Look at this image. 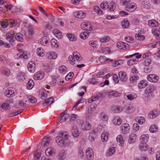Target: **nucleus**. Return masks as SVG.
I'll return each instance as SVG.
<instances>
[{
    "label": "nucleus",
    "instance_id": "nucleus-1",
    "mask_svg": "<svg viewBox=\"0 0 160 160\" xmlns=\"http://www.w3.org/2000/svg\"><path fill=\"white\" fill-rule=\"evenodd\" d=\"M79 123L81 128L84 130H89L91 128V124L88 122L80 120Z\"/></svg>",
    "mask_w": 160,
    "mask_h": 160
},
{
    "label": "nucleus",
    "instance_id": "nucleus-2",
    "mask_svg": "<svg viewBox=\"0 0 160 160\" xmlns=\"http://www.w3.org/2000/svg\"><path fill=\"white\" fill-rule=\"evenodd\" d=\"M86 154L88 160H92L93 159L94 153L93 150L91 148H88L87 149Z\"/></svg>",
    "mask_w": 160,
    "mask_h": 160
},
{
    "label": "nucleus",
    "instance_id": "nucleus-3",
    "mask_svg": "<svg viewBox=\"0 0 160 160\" xmlns=\"http://www.w3.org/2000/svg\"><path fill=\"white\" fill-rule=\"evenodd\" d=\"M5 94L8 97H13L15 95V92L13 88H8L5 92Z\"/></svg>",
    "mask_w": 160,
    "mask_h": 160
},
{
    "label": "nucleus",
    "instance_id": "nucleus-4",
    "mask_svg": "<svg viewBox=\"0 0 160 160\" xmlns=\"http://www.w3.org/2000/svg\"><path fill=\"white\" fill-rule=\"evenodd\" d=\"M68 133L66 131H63L61 132L57 137H59L66 141L69 138Z\"/></svg>",
    "mask_w": 160,
    "mask_h": 160
},
{
    "label": "nucleus",
    "instance_id": "nucleus-5",
    "mask_svg": "<svg viewBox=\"0 0 160 160\" xmlns=\"http://www.w3.org/2000/svg\"><path fill=\"white\" fill-rule=\"evenodd\" d=\"M148 80L150 82H156L158 79V77L156 75L154 74H150L147 77Z\"/></svg>",
    "mask_w": 160,
    "mask_h": 160
},
{
    "label": "nucleus",
    "instance_id": "nucleus-6",
    "mask_svg": "<svg viewBox=\"0 0 160 160\" xmlns=\"http://www.w3.org/2000/svg\"><path fill=\"white\" fill-rule=\"evenodd\" d=\"M118 76L121 81L125 82L128 79V78L125 72H120L118 73Z\"/></svg>",
    "mask_w": 160,
    "mask_h": 160
},
{
    "label": "nucleus",
    "instance_id": "nucleus-7",
    "mask_svg": "<svg viewBox=\"0 0 160 160\" xmlns=\"http://www.w3.org/2000/svg\"><path fill=\"white\" fill-rule=\"evenodd\" d=\"M159 114L158 110L154 109L153 111H150L148 114V116L151 119L155 118L158 116Z\"/></svg>",
    "mask_w": 160,
    "mask_h": 160
},
{
    "label": "nucleus",
    "instance_id": "nucleus-8",
    "mask_svg": "<svg viewBox=\"0 0 160 160\" xmlns=\"http://www.w3.org/2000/svg\"><path fill=\"white\" fill-rule=\"evenodd\" d=\"M74 15L77 18H84L86 17V13L82 11H76L73 13Z\"/></svg>",
    "mask_w": 160,
    "mask_h": 160
},
{
    "label": "nucleus",
    "instance_id": "nucleus-9",
    "mask_svg": "<svg viewBox=\"0 0 160 160\" xmlns=\"http://www.w3.org/2000/svg\"><path fill=\"white\" fill-rule=\"evenodd\" d=\"M56 141L58 146L62 148L65 146L66 141L61 138L60 137H56Z\"/></svg>",
    "mask_w": 160,
    "mask_h": 160
},
{
    "label": "nucleus",
    "instance_id": "nucleus-10",
    "mask_svg": "<svg viewBox=\"0 0 160 160\" xmlns=\"http://www.w3.org/2000/svg\"><path fill=\"white\" fill-rule=\"evenodd\" d=\"M125 9L127 11L130 12L134 11L137 8V6L135 3H131L130 4L125 7Z\"/></svg>",
    "mask_w": 160,
    "mask_h": 160
},
{
    "label": "nucleus",
    "instance_id": "nucleus-11",
    "mask_svg": "<svg viewBox=\"0 0 160 160\" xmlns=\"http://www.w3.org/2000/svg\"><path fill=\"white\" fill-rule=\"evenodd\" d=\"M35 64L33 61L29 62L28 65V70L31 72H33L35 71Z\"/></svg>",
    "mask_w": 160,
    "mask_h": 160
},
{
    "label": "nucleus",
    "instance_id": "nucleus-12",
    "mask_svg": "<svg viewBox=\"0 0 160 160\" xmlns=\"http://www.w3.org/2000/svg\"><path fill=\"white\" fill-rule=\"evenodd\" d=\"M44 76V74L42 72H38L33 76V78L35 80H41Z\"/></svg>",
    "mask_w": 160,
    "mask_h": 160
},
{
    "label": "nucleus",
    "instance_id": "nucleus-13",
    "mask_svg": "<svg viewBox=\"0 0 160 160\" xmlns=\"http://www.w3.org/2000/svg\"><path fill=\"white\" fill-rule=\"evenodd\" d=\"M120 128L122 132L124 134L127 133L130 129L129 125L128 124H122Z\"/></svg>",
    "mask_w": 160,
    "mask_h": 160
},
{
    "label": "nucleus",
    "instance_id": "nucleus-14",
    "mask_svg": "<svg viewBox=\"0 0 160 160\" xmlns=\"http://www.w3.org/2000/svg\"><path fill=\"white\" fill-rule=\"evenodd\" d=\"M50 140V137H45L42 139L41 142L42 145L44 147L48 146L49 144Z\"/></svg>",
    "mask_w": 160,
    "mask_h": 160
},
{
    "label": "nucleus",
    "instance_id": "nucleus-15",
    "mask_svg": "<svg viewBox=\"0 0 160 160\" xmlns=\"http://www.w3.org/2000/svg\"><path fill=\"white\" fill-rule=\"evenodd\" d=\"M82 28L84 30L87 31L91 30L92 29L90 24L82 22L81 24Z\"/></svg>",
    "mask_w": 160,
    "mask_h": 160
},
{
    "label": "nucleus",
    "instance_id": "nucleus-16",
    "mask_svg": "<svg viewBox=\"0 0 160 160\" xmlns=\"http://www.w3.org/2000/svg\"><path fill=\"white\" fill-rule=\"evenodd\" d=\"M47 57L50 59H56L57 57V55L55 52L53 51L47 53Z\"/></svg>",
    "mask_w": 160,
    "mask_h": 160
},
{
    "label": "nucleus",
    "instance_id": "nucleus-17",
    "mask_svg": "<svg viewBox=\"0 0 160 160\" xmlns=\"http://www.w3.org/2000/svg\"><path fill=\"white\" fill-rule=\"evenodd\" d=\"M149 139L148 135L147 134L142 135L140 138L141 143H146Z\"/></svg>",
    "mask_w": 160,
    "mask_h": 160
},
{
    "label": "nucleus",
    "instance_id": "nucleus-18",
    "mask_svg": "<svg viewBox=\"0 0 160 160\" xmlns=\"http://www.w3.org/2000/svg\"><path fill=\"white\" fill-rule=\"evenodd\" d=\"M53 98L52 97H51L45 100L42 102V104L44 105V104H46V105H50L53 103Z\"/></svg>",
    "mask_w": 160,
    "mask_h": 160
},
{
    "label": "nucleus",
    "instance_id": "nucleus-19",
    "mask_svg": "<svg viewBox=\"0 0 160 160\" xmlns=\"http://www.w3.org/2000/svg\"><path fill=\"white\" fill-rule=\"evenodd\" d=\"M18 79L20 81H23L25 79L26 75L23 72L19 73L17 76Z\"/></svg>",
    "mask_w": 160,
    "mask_h": 160
},
{
    "label": "nucleus",
    "instance_id": "nucleus-20",
    "mask_svg": "<svg viewBox=\"0 0 160 160\" xmlns=\"http://www.w3.org/2000/svg\"><path fill=\"white\" fill-rule=\"evenodd\" d=\"M53 33L58 38H61L62 36V33L58 29H54L53 31Z\"/></svg>",
    "mask_w": 160,
    "mask_h": 160
},
{
    "label": "nucleus",
    "instance_id": "nucleus-21",
    "mask_svg": "<svg viewBox=\"0 0 160 160\" xmlns=\"http://www.w3.org/2000/svg\"><path fill=\"white\" fill-rule=\"evenodd\" d=\"M123 109L122 107L120 106H114L112 109V111L115 113H118L122 112Z\"/></svg>",
    "mask_w": 160,
    "mask_h": 160
},
{
    "label": "nucleus",
    "instance_id": "nucleus-22",
    "mask_svg": "<svg viewBox=\"0 0 160 160\" xmlns=\"http://www.w3.org/2000/svg\"><path fill=\"white\" fill-rule=\"evenodd\" d=\"M148 24L152 27H157L159 24L157 21H148Z\"/></svg>",
    "mask_w": 160,
    "mask_h": 160
},
{
    "label": "nucleus",
    "instance_id": "nucleus-23",
    "mask_svg": "<svg viewBox=\"0 0 160 160\" xmlns=\"http://www.w3.org/2000/svg\"><path fill=\"white\" fill-rule=\"evenodd\" d=\"M66 152L64 150L61 151L58 155L59 159L61 160H64L66 158Z\"/></svg>",
    "mask_w": 160,
    "mask_h": 160
},
{
    "label": "nucleus",
    "instance_id": "nucleus-24",
    "mask_svg": "<svg viewBox=\"0 0 160 160\" xmlns=\"http://www.w3.org/2000/svg\"><path fill=\"white\" fill-rule=\"evenodd\" d=\"M135 120L140 124H142L145 122V118L142 117H137Z\"/></svg>",
    "mask_w": 160,
    "mask_h": 160
},
{
    "label": "nucleus",
    "instance_id": "nucleus-25",
    "mask_svg": "<svg viewBox=\"0 0 160 160\" xmlns=\"http://www.w3.org/2000/svg\"><path fill=\"white\" fill-rule=\"evenodd\" d=\"M153 96V92L151 91V90H148L146 91L145 95L146 98H147L148 99H149L151 98V97Z\"/></svg>",
    "mask_w": 160,
    "mask_h": 160
},
{
    "label": "nucleus",
    "instance_id": "nucleus-26",
    "mask_svg": "<svg viewBox=\"0 0 160 160\" xmlns=\"http://www.w3.org/2000/svg\"><path fill=\"white\" fill-rule=\"evenodd\" d=\"M152 33L154 35L156 36L157 39H160V28L159 29L154 30L152 32Z\"/></svg>",
    "mask_w": 160,
    "mask_h": 160
},
{
    "label": "nucleus",
    "instance_id": "nucleus-27",
    "mask_svg": "<svg viewBox=\"0 0 160 160\" xmlns=\"http://www.w3.org/2000/svg\"><path fill=\"white\" fill-rule=\"evenodd\" d=\"M122 119L118 117H115L114 118L113 121L115 125H119L121 124L122 122Z\"/></svg>",
    "mask_w": 160,
    "mask_h": 160
},
{
    "label": "nucleus",
    "instance_id": "nucleus-28",
    "mask_svg": "<svg viewBox=\"0 0 160 160\" xmlns=\"http://www.w3.org/2000/svg\"><path fill=\"white\" fill-rule=\"evenodd\" d=\"M136 139V135L134 133H132L130 135L129 142L130 143H133L135 142Z\"/></svg>",
    "mask_w": 160,
    "mask_h": 160
},
{
    "label": "nucleus",
    "instance_id": "nucleus-29",
    "mask_svg": "<svg viewBox=\"0 0 160 160\" xmlns=\"http://www.w3.org/2000/svg\"><path fill=\"white\" fill-rule=\"evenodd\" d=\"M89 32L87 31L81 33L80 34V36L81 38L84 39H86L87 37H88L89 36Z\"/></svg>",
    "mask_w": 160,
    "mask_h": 160
},
{
    "label": "nucleus",
    "instance_id": "nucleus-30",
    "mask_svg": "<svg viewBox=\"0 0 160 160\" xmlns=\"http://www.w3.org/2000/svg\"><path fill=\"white\" fill-rule=\"evenodd\" d=\"M46 154L48 156L52 155L54 154L52 148H47L45 150Z\"/></svg>",
    "mask_w": 160,
    "mask_h": 160
},
{
    "label": "nucleus",
    "instance_id": "nucleus-31",
    "mask_svg": "<svg viewBox=\"0 0 160 160\" xmlns=\"http://www.w3.org/2000/svg\"><path fill=\"white\" fill-rule=\"evenodd\" d=\"M147 85V84L145 81L142 80L140 81L138 84V86L139 88H142L146 87Z\"/></svg>",
    "mask_w": 160,
    "mask_h": 160
},
{
    "label": "nucleus",
    "instance_id": "nucleus-32",
    "mask_svg": "<svg viewBox=\"0 0 160 160\" xmlns=\"http://www.w3.org/2000/svg\"><path fill=\"white\" fill-rule=\"evenodd\" d=\"M115 152V149L114 147H112L109 148L108 151L106 153L107 156H110L113 154Z\"/></svg>",
    "mask_w": 160,
    "mask_h": 160
},
{
    "label": "nucleus",
    "instance_id": "nucleus-33",
    "mask_svg": "<svg viewBox=\"0 0 160 160\" xmlns=\"http://www.w3.org/2000/svg\"><path fill=\"white\" fill-rule=\"evenodd\" d=\"M72 56L74 58L75 57L76 59L78 61H80L82 60V58L80 57V54L77 52H74Z\"/></svg>",
    "mask_w": 160,
    "mask_h": 160
},
{
    "label": "nucleus",
    "instance_id": "nucleus-34",
    "mask_svg": "<svg viewBox=\"0 0 160 160\" xmlns=\"http://www.w3.org/2000/svg\"><path fill=\"white\" fill-rule=\"evenodd\" d=\"M48 38L47 36L43 37L41 38L40 43L43 46H45L48 43Z\"/></svg>",
    "mask_w": 160,
    "mask_h": 160
},
{
    "label": "nucleus",
    "instance_id": "nucleus-35",
    "mask_svg": "<svg viewBox=\"0 0 160 160\" xmlns=\"http://www.w3.org/2000/svg\"><path fill=\"white\" fill-rule=\"evenodd\" d=\"M16 39L20 42H22L23 41V35L20 33H17L15 35Z\"/></svg>",
    "mask_w": 160,
    "mask_h": 160
},
{
    "label": "nucleus",
    "instance_id": "nucleus-36",
    "mask_svg": "<svg viewBox=\"0 0 160 160\" xmlns=\"http://www.w3.org/2000/svg\"><path fill=\"white\" fill-rule=\"evenodd\" d=\"M57 41L55 39H52L51 40V44L52 48H57L58 47V45L57 43Z\"/></svg>",
    "mask_w": 160,
    "mask_h": 160
},
{
    "label": "nucleus",
    "instance_id": "nucleus-37",
    "mask_svg": "<svg viewBox=\"0 0 160 160\" xmlns=\"http://www.w3.org/2000/svg\"><path fill=\"white\" fill-rule=\"evenodd\" d=\"M139 78L138 76L133 75L130 78V81L132 83H135L136 82V81Z\"/></svg>",
    "mask_w": 160,
    "mask_h": 160
},
{
    "label": "nucleus",
    "instance_id": "nucleus-38",
    "mask_svg": "<svg viewBox=\"0 0 160 160\" xmlns=\"http://www.w3.org/2000/svg\"><path fill=\"white\" fill-rule=\"evenodd\" d=\"M34 85V82L32 80L30 79L27 84V87L29 89L32 88Z\"/></svg>",
    "mask_w": 160,
    "mask_h": 160
},
{
    "label": "nucleus",
    "instance_id": "nucleus-39",
    "mask_svg": "<svg viewBox=\"0 0 160 160\" xmlns=\"http://www.w3.org/2000/svg\"><path fill=\"white\" fill-rule=\"evenodd\" d=\"M67 36L69 40L72 41H74L77 39L76 37L72 33H68Z\"/></svg>",
    "mask_w": 160,
    "mask_h": 160
},
{
    "label": "nucleus",
    "instance_id": "nucleus-40",
    "mask_svg": "<svg viewBox=\"0 0 160 160\" xmlns=\"http://www.w3.org/2000/svg\"><path fill=\"white\" fill-rule=\"evenodd\" d=\"M140 149L142 151H146L148 148V146L146 143H141L139 146Z\"/></svg>",
    "mask_w": 160,
    "mask_h": 160
},
{
    "label": "nucleus",
    "instance_id": "nucleus-41",
    "mask_svg": "<svg viewBox=\"0 0 160 160\" xmlns=\"http://www.w3.org/2000/svg\"><path fill=\"white\" fill-rule=\"evenodd\" d=\"M7 21H1L0 24L3 28H5L7 27L9 24Z\"/></svg>",
    "mask_w": 160,
    "mask_h": 160
},
{
    "label": "nucleus",
    "instance_id": "nucleus-42",
    "mask_svg": "<svg viewBox=\"0 0 160 160\" xmlns=\"http://www.w3.org/2000/svg\"><path fill=\"white\" fill-rule=\"evenodd\" d=\"M44 51L42 48H38L37 50V54L40 57H42L43 55Z\"/></svg>",
    "mask_w": 160,
    "mask_h": 160
},
{
    "label": "nucleus",
    "instance_id": "nucleus-43",
    "mask_svg": "<svg viewBox=\"0 0 160 160\" xmlns=\"http://www.w3.org/2000/svg\"><path fill=\"white\" fill-rule=\"evenodd\" d=\"M99 61L101 62H103L107 61H112V60H111L109 58H108L104 56H100L99 58Z\"/></svg>",
    "mask_w": 160,
    "mask_h": 160
},
{
    "label": "nucleus",
    "instance_id": "nucleus-44",
    "mask_svg": "<svg viewBox=\"0 0 160 160\" xmlns=\"http://www.w3.org/2000/svg\"><path fill=\"white\" fill-rule=\"evenodd\" d=\"M110 40V38L108 36H104L102 38L100 39L99 41L102 43L107 42Z\"/></svg>",
    "mask_w": 160,
    "mask_h": 160
},
{
    "label": "nucleus",
    "instance_id": "nucleus-45",
    "mask_svg": "<svg viewBox=\"0 0 160 160\" xmlns=\"http://www.w3.org/2000/svg\"><path fill=\"white\" fill-rule=\"evenodd\" d=\"M102 52L105 54L110 53L111 52V49L109 47H106L105 48H102Z\"/></svg>",
    "mask_w": 160,
    "mask_h": 160
},
{
    "label": "nucleus",
    "instance_id": "nucleus-46",
    "mask_svg": "<svg viewBox=\"0 0 160 160\" xmlns=\"http://www.w3.org/2000/svg\"><path fill=\"white\" fill-rule=\"evenodd\" d=\"M121 25L122 27L127 28L129 25V21H122L121 22Z\"/></svg>",
    "mask_w": 160,
    "mask_h": 160
},
{
    "label": "nucleus",
    "instance_id": "nucleus-47",
    "mask_svg": "<svg viewBox=\"0 0 160 160\" xmlns=\"http://www.w3.org/2000/svg\"><path fill=\"white\" fill-rule=\"evenodd\" d=\"M27 99L32 103H36L37 101V100L35 98L31 96H28Z\"/></svg>",
    "mask_w": 160,
    "mask_h": 160
},
{
    "label": "nucleus",
    "instance_id": "nucleus-48",
    "mask_svg": "<svg viewBox=\"0 0 160 160\" xmlns=\"http://www.w3.org/2000/svg\"><path fill=\"white\" fill-rule=\"evenodd\" d=\"M94 10L95 12L99 14L102 15L103 13V11L98 6H95L94 7Z\"/></svg>",
    "mask_w": 160,
    "mask_h": 160
},
{
    "label": "nucleus",
    "instance_id": "nucleus-49",
    "mask_svg": "<svg viewBox=\"0 0 160 160\" xmlns=\"http://www.w3.org/2000/svg\"><path fill=\"white\" fill-rule=\"evenodd\" d=\"M94 10L95 12L99 14L102 15L103 13V11L98 6H95L94 7Z\"/></svg>",
    "mask_w": 160,
    "mask_h": 160
},
{
    "label": "nucleus",
    "instance_id": "nucleus-50",
    "mask_svg": "<svg viewBox=\"0 0 160 160\" xmlns=\"http://www.w3.org/2000/svg\"><path fill=\"white\" fill-rule=\"evenodd\" d=\"M100 118L102 120L106 121L108 120V117L107 116L104 112H102L101 113Z\"/></svg>",
    "mask_w": 160,
    "mask_h": 160
},
{
    "label": "nucleus",
    "instance_id": "nucleus-51",
    "mask_svg": "<svg viewBox=\"0 0 160 160\" xmlns=\"http://www.w3.org/2000/svg\"><path fill=\"white\" fill-rule=\"evenodd\" d=\"M108 135L106 132L103 133L101 135V138L103 142H105L108 139Z\"/></svg>",
    "mask_w": 160,
    "mask_h": 160
},
{
    "label": "nucleus",
    "instance_id": "nucleus-52",
    "mask_svg": "<svg viewBox=\"0 0 160 160\" xmlns=\"http://www.w3.org/2000/svg\"><path fill=\"white\" fill-rule=\"evenodd\" d=\"M119 93L117 91H112L109 92V95L110 97H117L118 96Z\"/></svg>",
    "mask_w": 160,
    "mask_h": 160
},
{
    "label": "nucleus",
    "instance_id": "nucleus-53",
    "mask_svg": "<svg viewBox=\"0 0 160 160\" xmlns=\"http://www.w3.org/2000/svg\"><path fill=\"white\" fill-rule=\"evenodd\" d=\"M126 97L128 99L131 100L136 98L137 97V96L136 94L132 95V94H130L128 95H126Z\"/></svg>",
    "mask_w": 160,
    "mask_h": 160
},
{
    "label": "nucleus",
    "instance_id": "nucleus-54",
    "mask_svg": "<svg viewBox=\"0 0 160 160\" xmlns=\"http://www.w3.org/2000/svg\"><path fill=\"white\" fill-rule=\"evenodd\" d=\"M1 107L3 109L9 110L10 108L9 104L7 103H3L1 106Z\"/></svg>",
    "mask_w": 160,
    "mask_h": 160
},
{
    "label": "nucleus",
    "instance_id": "nucleus-55",
    "mask_svg": "<svg viewBox=\"0 0 160 160\" xmlns=\"http://www.w3.org/2000/svg\"><path fill=\"white\" fill-rule=\"evenodd\" d=\"M108 8H109V10L110 11H114L115 9V5L112 2H111L109 4Z\"/></svg>",
    "mask_w": 160,
    "mask_h": 160
},
{
    "label": "nucleus",
    "instance_id": "nucleus-56",
    "mask_svg": "<svg viewBox=\"0 0 160 160\" xmlns=\"http://www.w3.org/2000/svg\"><path fill=\"white\" fill-rule=\"evenodd\" d=\"M68 61L72 65H73L75 62V60L74 58L72 55H71L68 58Z\"/></svg>",
    "mask_w": 160,
    "mask_h": 160
},
{
    "label": "nucleus",
    "instance_id": "nucleus-57",
    "mask_svg": "<svg viewBox=\"0 0 160 160\" xmlns=\"http://www.w3.org/2000/svg\"><path fill=\"white\" fill-rule=\"evenodd\" d=\"M135 38L137 40H142L144 39L145 36L143 35L136 34H135Z\"/></svg>",
    "mask_w": 160,
    "mask_h": 160
},
{
    "label": "nucleus",
    "instance_id": "nucleus-58",
    "mask_svg": "<svg viewBox=\"0 0 160 160\" xmlns=\"http://www.w3.org/2000/svg\"><path fill=\"white\" fill-rule=\"evenodd\" d=\"M29 54L27 52H24L23 54L20 55L19 58H23L24 59H27L28 58V55Z\"/></svg>",
    "mask_w": 160,
    "mask_h": 160
},
{
    "label": "nucleus",
    "instance_id": "nucleus-59",
    "mask_svg": "<svg viewBox=\"0 0 160 160\" xmlns=\"http://www.w3.org/2000/svg\"><path fill=\"white\" fill-rule=\"evenodd\" d=\"M117 141L118 142L120 143L121 144L123 143V140L122 137L121 135H119L117 137Z\"/></svg>",
    "mask_w": 160,
    "mask_h": 160
},
{
    "label": "nucleus",
    "instance_id": "nucleus-60",
    "mask_svg": "<svg viewBox=\"0 0 160 160\" xmlns=\"http://www.w3.org/2000/svg\"><path fill=\"white\" fill-rule=\"evenodd\" d=\"M100 6L101 8L103 9H105L106 8H108V3L107 2H102L101 3Z\"/></svg>",
    "mask_w": 160,
    "mask_h": 160
},
{
    "label": "nucleus",
    "instance_id": "nucleus-61",
    "mask_svg": "<svg viewBox=\"0 0 160 160\" xmlns=\"http://www.w3.org/2000/svg\"><path fill=\"white\" fill-rule=\"evenodd\" d=\"M67 68L64 65L61 66L59 68V71L62 73H65L66 72Z\"/></svg>",
    "mask_w": 160,
    "mask_h": 160
},
{
    "label": "nucleus",
    "instance_id": "nucleus-62",
    "mask_svg": "<svg viewBox=\"0 0 160 160\" xmlns=\"http://www.w3.org/2000/svg\"><path fill=\"white\" fill-rule=\"evenodd\" d=\"M27 102V100H25L24 99H22L19 101L18 104H20L22 106L25 107L27 105V104L26 103Z\"/></svg>",
    "mask_w": 160,
    "mask_h": 160
},
{
    "label": "nucleus",
    "instance_id": "nucleus-63",
    "mask_svg": "<svg viewBox=\"0 0 160 160\" xmlns=\"http://www.w3.org/2000/svg\"><path fill=\"white\" fill-rule=\"evenodd\" d=\"M28 30L29 35H32L34 34L33 28L32 26L30 25L28 27Z\"/></svg>",
    "mask_w": 160,
    "mask_h": 160
},
{
    "label": "nucleus",
    "instance_id": "nucleus-64",
    "mask_svg": "<svg viewBox=\"0 0 160 160\" xmlns=\"http://www.w3.org/2000/svg\"><path fill=\"white\" fill-rule=\"evenodd\" d=\"M43 25L46 29L50 30L52 28V26L48 22H45L43 24Z\"/></svg>",
    "mask_w": 160,
    "mask_h": 160
}]
</instances>
